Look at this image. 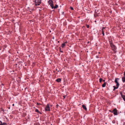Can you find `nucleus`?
<instances>
[{
    "mask_svg": "<svg viewBox=\"0 0 125 125\" xmlns=\"http://www.w3.org/2000/svg\"><path fill=\"white\" fill-rule=\"evenodd\" d=\"M0 125H7V123H2L1 121H0Z\"/></svg>",
    "mask_w": 125,
    "mask_h": 125,
    "instance_id": "obj_6",
    "label": "nucleus"
},
{
    "mask_svg": "<svg viewBox=\"0 0 125 125\" xmlns=\"http://www.w3.org/2000/svg\"><path fill=\"white\" fill-rule=\"evenodd\" d=\"M45 110L46 111H50V108L49 107V104H48L46 106L45 108Z\"/></svg>",
    "mask_w": 125,
    "mask_h": 125,
    "instance_id": "obj_4",
    "label": "nucleus"
},
{
    "mask_svg": "<svg viewBox=\"0 0 125 125\" xmlns=\"http://www.w3.org/2000/svg\"><path fill=\"white\" fill-rule=\"evenodd\" d=\"M121 96L124 100L125 101V95H121Z\"/></svg>",
    "mask_w": 125,
    "mask_h": 125,
    "instance_id": "obj_9",
    "label": "nucleus"
},
{
    "mask_svg": "<svg viewBox=\"0 0 125 125\" xmlns=\"http://www.w3.org/2000/svg\"><path fill=\"white\" fill-rule=\"evenodd\" d=\"M122 81L123 82H125V77L123 76L122 78Z\"/></svg>",
    "mask_w": 125,
    "mask_h": 125,
    "instance_id": "obj_8",
    "label": "nucleus"
},
{
    "mask_svg": "<svg viewBox=\"0 0 125 125\" xmlns=\"http://www.w3.org/2000/svg\"><path fill=\"white\" fill-rule=\"evenodd\" d=\"M110 44L112 50L114 51V52H115V50L116 49V48L112 42H110Z\"/></svg>",
    "mask_w": 125,
    "mask_h": 125,
    "instance_id": "obj_1",
    "label": "nucleus"
},
{
    "mask_svg": "<svg viewBox=\"0 0 125 125\" xmlns=\"http://www.w3.org/2000/svg\"><path fill=\"white\" fill-rule=\"evenodd\" d=\"M119 85V84L118 83H116V88L117 89L118 88Z\"/></svg>",
    "mask_w": 125,
    "mask_h": 125,
    "instance_id": "obj_15",
    "label": "nucleus"
},
{
    "mask_svg": "<svg viewBox=\"0 0 125 125\" xmlns=\"http://www.w3.org/2000/svg\"><path fill=\"white\" fill-rule=\"evenodd\" d=\"M86 26L87 28H89V25H86Z\"/></svg>",
    "mask_w": 125,
    "mask_h": 125,
    "instance_id": "obj_20",
    "label": "nucleus"
},
{
    "mask_svg": "<svg viewBox=\"0 0 125 125\" xmlns=\"http://www.w3.org/2000/svg\"><path fill=\"white\" fill-rule=\"evenodd\" d=\"M66 42H65V43H62V45H61V47L62 48H63L66 45L65 44V43H66Z\"/></svg>",
    "mask_w": 125,
    "mask_h": 125,
    "instance_id": "obj_7",
    "label": "nucleus"
},
{
    "mask_svg": "<svg viewBox=\"0 0 125 125\" xmlns=\"http://www.w3.org/2000/svg\"><path fill=\"white\" fill-rule=\"evenodd\" d=\"M104 29V28L103 27L102 29V30H103Z\"/></svg>",
    "mask_w": 125,
    "mask_h": 125,
    "instance_id": "obj_23",
    "label": "nucleus"
},
{
    "mask_svg": "<svg viewBox=\"0 0 125 125\" xmlns=\"http://www.w3.org/2000/svg\"><path fill=\"white\" fill-rule=\"evenodd\" d=\"M102 33L103 34V36H104V31L103 30H102Z\"/></svg>",
    "mask_w": 125,
    "mask_h": 125,
    "instance_id": "obj_17",
    "label": "nucleus"
},
{
    "mask_svg": "<svg viewBox=\"0 0 125 125\" xmlns=\"http://www.w3.org/2000/svg\"><path fill=\"white\" fill-rule=\"evenodd\" d=\"M56 81L58 82H60L61 81V79H60V78H58V79H57L56 80Z\"/></svg>",
    "mask_w": 125,
    "mask_h": 125,
    "instance_id": "obj_13",
    "label": "nucleus"
},
{
    "mask_svg": "<svg viewBox=\"0 0 125 125\" xmlns=\"http://www.w3.org/2000/svg\"><path fill=\"white\" fill-rule=\"evenodd\" d=\"M102 81L104 82L105 81V80H102Z\"/></svg>",
    "mask_w": 125,
    "mask_h": 125,
    "instance_id": "obj_25",
    "label": "nucleus"
},
{
    "mask_svg": "<svg viewBox=\"0 0 125 125\" xmlns=\"http://www.w3.org/2000/svg\"><path fill=\"white\" fill-rule=\"evenodd\" d=\"M106 84V83H104L102 85V87H104L105 86Z\"/></svg>",
    "mask_w": 125,
    "mask_h": 125,
    "instance_id": "obj_14",
    "label": "nucleus"
},
{
    "mask_svg": "<svg viewBox=\"0 0 125 125\" xmlns=\"http://www.w3.org/2000/svg\"><path fill=\"white\" fill-rule=\"evenodd\" d=\"M96 57L97 58H99L98 56L97 55L96 56Z\"/></svg>",
    "mask_w": 125,
    "mask_h": 125,
    "instance_id": "obj_22",
    "label": "nucleus"
},
{
    "mask_svg": "<svg viewBox=\"0 0 125 125\" xmlns=\"http://www.w3.org/2000/svg\"><path fill=\"white\" fill-rule=\"evenodd\" d=\"M56 106H58V104H57Z\"/></svg>",
    "mask_w": 125,
    "mask_h": 125,
    "instance_id": "obj_30",
    "label": "nucleus"
},
{
    "mask_svg": "<svg viewBox=\"0 0 125 125\" xmlns=\"http://www.w3.org/2000/svg\"><path fill=\"white\" fill-rule=\"evenodd\" d=\"M114 114L115 115H117V111L116 108L113 111Z\"/></svg>",
    "mask_w": 125,
    "mask_h": 125,
    "instance_id": "obj_5",
    "label": "nucleus"
},
{
    "mask_svg": "<svg viewBox=\"0 0 125 125\" xmlns=\"http://www.w3.org/2000/svg\"><path fill=\"white\" fill-rule=\"evenodd\" d=\"M65 96H64L63 97H64V98H65Z\"/></svg>",
    "mask_w": 125,
    "mask_h": 125,
    "instance_id": "obj_26",
    "label": "nucleus"
},
{
    "mask_svg": "<svg viewBox=\"0 0 125 125\" xmlns=\"http://www.w3.org/2000/svg\"><path fill=\"white\" fill-rule=\"evenodd\" d=\"M70 8L72 10H73V8L72 7H70Z\"/></svg>",
    "mask_w": 125,
    "mask_h": 125,
    "instance_id": "obj_19",
    "label": "nucleus"
},
{
    "mask_svg": "<svg viewBox=\"0 0 125 125\" xmlns=\"http://www.w3.org/2000/svg\"><path fill=\"white\" fill-rule=\"evenodd\" d=\"M58 7V5H57L56 4L55 5V7H53V8H52V9H55L56 8H57Z\"/></svg>",
    "mask_w": 125,
    "mask_h": 125,
    "instance_id": "obj_12",
    "label": "nucleus"
},
{
    "mask_svg": "<svg viewBox=\"0 0 125 125\" xmlns=\"http://www.w3.org/2000/svg\"><path fill=\"white\" fill-rule=\"evenodd\" d=\"M112 122L114 123H115V122H114V121H113Z\"/></svg>",
    "mask_w": 125,
    "mask_h": 125,
    "instance_id": "obj_27",
    "label": "nucleus"
},
{
    "mask_svg": "<svg viewBox=\"0 0 125 125\" xmlns=\"http://www.w3.org/2000/svg\"><path fill=\"white\" fill-rule=\"evenodd\" d=\"M103 79L102 78H100L99 79V82L100 83H101Z\"/></svg>",
    "mask_w": 125,
    "mask_h": 125,
    "instance_id": "obj_16",
    "label": "nucleus"
},
{
    "mask_svg": "<svg viewBox=\"0 0 125 125\" xmlns=\"http://www.w3.org/2000/svg\"><path fill=\"white\" fill-rule=\"evenodd\" d=\"M14 104H12V106H14Z\"/></svg>",
    "mask_w": 125,
    "mask_h": 125,
    "instance_id": "obj_28",
    "label": "nucleus"
},
{
    "mask_svg": "<svg viewBox=\"0 0 125 125\" xmlns=\"http://www.w3.org/2000/svg\"><path fill=\"white\" fill-rule=\"evenodd\" d=\"M41 0H36L35 1L36 5H39L41 3Z\"/></svg>",
    "mask_w": 125,
    "mask_h": 125,
    "instance_id": "obj_3",
    "label": "nucleus"
},
{
    "mask_svg": "<svg viewBox=\"0 0 125 125\" xmlns=\"http://www.w3.org/2000/svg\"><path fill=\"white\" fill-rule=\"evenodd\" d=\"M35 111L36 112H39V111L37 109H35Z\"/></svg>",
    "mask_w": 125,
    "mask_h": 125,
    "instance_id": "obj_18",
    "label": "nucleus"
},
{
    "mask_svg": "<svg viewBox=\"0 0 125 125\" xmlns=\"http://www.w3.org/2000/svg\"><path fill=\"white\" fill-rule=\"evenodd\" d=\"M124 76H125V71L124 72Z\"/></svg>",
    "mask_w": 125,
    "mask_h": 125,
    "instance_id": "obj_24",
    "label": "nucleus"
},
{
    "mask_svg": "<svg viewBox=\"0 0 125 125\" xmlns=\"http://www.w3.org/2000/svg\"><path fill=\"white\" fill-rule=\"evenodd\" d=\"M82 106L83 108L85 110H87L86 108L85 105H82Z\"/></svg>",
    "mask_w": 125,
    "mask_h": 125,
    "instance_id": "obj_10",
    "label": "nucleus"
},
{
    "mask_svg": "<svg viewBox=\"0 0 125 125\" xmlns=\"http://www.w3.org/2000/svg\"><path fill=\"white\" fill-rule=\"evenodd\" d=\"M114 90H115V89H116V87H115V86H114Z\"/></svg>",
    "mask_w": 125,
    "mask_h": 125,
    "instance_id": "obj_21",
    "label": "nucleus"
},
{
    "mask_svg": "<svg viewBox=\"0 0 125 125\" xmlns=\"http://www.w3.org/2000/svg\"><path fill=\"white\" fill-rule=\"evenodd\" d=\"M119 80V79L118 78H115V83H118V82L117 80Z\"/></svg>",
    "mask_w": 125,
    "mask_h": 125,
    "instance_id": "obj_11",
    "label": "nucleus"
},
{
    "mask_svg": "<svg viewBox=\"0 0 125 125\" xmlns=\"http://www.w3.org/2000/svg\"><path fill=\"white\" fill-rule=\"evenodd\" d=\"M61 52H62V51H61Z\"/></svg>",
    "mask_w": 125,
    "mask_h": 125,
    "instance_id": "obj_31",
    "label": "nucleus"
},
{
    "mask_svg": "<svg viewBox=\"0 0 125 125\" xmlns=\"http://www.w3.org/2000/svg\"><path fill=\"white\" fill-rule=\"evenodd\" d=\"M98 53L99 54H100V52H98Z\"/></svg>",
    "mask_w": 125,
    "mask_h": 125,
    "instance_id": "obj_29",
    "label": "nucleus"
},
{
    "mask_svg": "<svg viewBox=\"0 0 125 125\" xmlns=\"http://www.w3.org/2000/svg\"><path fill=\"white\" fill-rule=\"evenodd\" d=\"M48 4L50 5V6L52 8V9L53 8V1L51 0H49L48 2Z\"/></svg>",
    "mask_w": 125,
    "mask_h": 125,
    "instance_id": "obj_2",
    "label": "nucleus"
}]
</instances>
